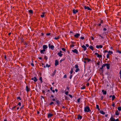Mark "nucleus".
Masks as SVG:
<instances>
[{"mask_svg": "<svg viewBox=\"0 0 121 121\" xmlns=\"http://www.w3.org/2000/svg\"><path fill=\"white\" fill-rule=\"evenodd\" d=\"M84 111L85 112H89L91 111V110L88 106H86L84 107Z\"/></svg>", "mask_w": 121, "mask_h": 121, "instance_id": "nucleus-1", "label": "nucleus"}, {"mask_svg": "<svg viewBox=\"0 0 121 121\" xmlns=\"http://www.w3.org/2000/svg\"><path fill=\"white\" fill-rule=\"evenodd\" d=\"M74 67L76 69L75 70V72H77L80 70V69L78 68V64H76L74 66Z\"/></svg>", "mask_w": 121, "mask_h": 121, "instance_id": "nucleus-2", "label": "nucleus"}, {"mask_svg": "<svg viewBox=\"0 0 121 121\" xmlns=\"http://www.w3.org/2000/svg\"><path fill=\"white\" fill-rule=\"evenodd\" d=\"M105 67L106 66L107 69H109L110 68V65L109 64H104Z\"/></svg>", "mask_w": 121, "mask_h": 121, "instance_id": "nucleus-3", "label": "nucleus"}, {"mask_svg": "<svg viewBox=\"0 0 121 121\" xmlns=\"http://www.w3.org/2000/svg\"><path fill=\"white\" fill-rule=\"evenodd\" d=\"M84 8L85 9H87L90 11H91L92 10V9L89 8L88 6H84Z\"/></svg>", "mask_w": 121, "mask_h": 121, "instance_id": "nucleus-4", "label": "nucleus"}, {"mask_svg": "<svg viewBox=\"0 0 121 121\" xmlns=\"http://www.w3.org/2000/svg\"><path fill=\"white\" fill-rule=\"evenodd\" d=\"M48 46L49 48H50L52 49L53 50L54 46L53 45H51L50 44H49L48 45Z\"/></svg>", "mask_w": 121, "mask_h": 121, "instance_id": "nucleus-5", "label": "nucleus"}, {"mask_svg": "<svg viewBox=\"0 0 121 121\" xmlns=\"http://www.w3.org/2000/svg\"><path fill=\"white\" fill-rule=\"evenodd\" d=\"M103 47V46L102 45H97L96 46V48L98 49L101 48Z\"/></svg>", "mask_w": 121, "mask_h": 121, "instance_id": "nucleus-6", "label": "nucleus"}, {"mask_svg": "<svg viewBox=\"0 0 121 121\" xmlns=\"http://www.w3.org/2000/svg\"><path fill=\"white\" fill-rule=\"evenodd\" d=\"M32 80H33L35 82H36L38 81L37 79L35 77L32 78H31Z\"/></svg>", "mask_w": 121, "mask_h": 121, "instance_id": "nucleus-7", "label": "nucleus"}, {"mask_svg": "<svg viewBox=\"0 0 121 121\" xmlns=\"http://www.w3.org/2000/svg\"><path fill=\"white\" fill-rule=\"evenodd\" d=\"M110 121H115V119L113 117V116L112 115L111 117L110 118Z\"/></svg>", "mask_w": 121, "mask_h": 121, "instance_id": "nucleus-8", "label": "nucleus"}, {"mask_svg": "<svg viewBox=\"0 0 121 121\" xmlns=\"http://www.w3.org/2000/svg\"><path fill=\"white\" fill-rule=\"evenodd\" d=\"M80 36V34H79L77 33L74 35V37L76 38H78Z\"/></svg>", "mask_w": 121, "mask_h": 121, "instance_id": "nucleus-9", "label": "nucleus"}, {"mask_svg": "<svg viewBox=\"0 0 121 121\" xmlns=\"http://www.w3.org/2000/svg\"><path fill=\"white\" fill-rule=\"evenodd\" d=\"M72 52L73 53H76V54L78 53V51L77 49H75L74 50H72Z\"/></svg>", "mask_w": 121, "mask_h": 121, "instance_id": "nucleus-10", "label": "nucleus"}, {"mask_svg": "<svg viewBox=\"0 0 121 121\" xmlns=\"http://www.w3.org/2000/svg\"><path fill=\"white\" fill-rule=\"evenodd\" d=\"M104 22L102 20H101L99 23L98 24V25L99 26H101L102 24H103V23Z\"/></svg>", "mask_w": 121, "mask_h": 121, "instance_id": "nucleus-11", "label": "nucleus"}, {"mask_svg": "<svg viewBox=\"0 0 121 121\" xmlns=\"http://www.w3.org/2000/svg\"><path fill=\"white\" fill-rule=\"evenodd\" d=\"M53 115L52 114L50 113L48 114V118H50L51 117L53 116Z\"/></svg>", "mask_w": 121, "mask_h": 121, "instance_id": "nucleus-12", "label": "nucleus"}, {"mask_svg": "<svg viewBox=\"0 0 121 121\" xmlns=\"http://www.w3.org/2000/svg\"><path fill=\"white\" fill-rule=\"evenodd\" d=\"M81 47L82 48H83V50L84 51H85L87 49L86 48L84 45H83Z\"/></svg>", "mask_w": 121, "mask_h": 121, "instance_id": "nucleus-13", "label": "nucleus"}, {"mask_svg": "<svg viewBox=\"0 0 121 121\" xmlns=\"http://www.w3.org/2000/svg\"><path fill=\"white\" fill-rule=\"evenodd\" d=\"M102 92L103 93L104 95H106L107 94V91H105L104 90H102Z\"/></svg>", "mask_w": 121, "mask_h": 121, "instance_id": "nucleus-14", "label": "nucleus"}, {"mask_svg": "<svg viewBox=\"0 0 121 121\" xmlns=\"http://www.w3.org/2000/svg\"><path fill=\"white\" fill-rule=\"evenodd\" d=\"M73 14H76L78 12V10H75L74 9H73Z\"/></svg>", "mask_w": 121, "mask_h": 121, "instance_id": "nucleus-15", "label": "nucleus"}, {"mask_svg": "<svg viewBox=\"0 0 121 121\" xmlns=\"http://www.w3.org/2000/svg\"><path fill=\"white\" fill-rule=\"evenodd\" d=\"M59 62L57 60H55V65L56 66H57L58 65Z\"/></svg>", "mask_w": 121, "mask_h": 121, "instance_id": "nucleus-16", "label": "nucleus"}, {"mask_svg": "<svg viewBox=\"0 0 121 121\" xmlns=\"http://www.w3.org/2000/svg\"><path fill=\"white\" fill-rule=\"evenodd\" d=\"M103 30L104 31V32L106 35L108 33V32H104V31H106L107 30V29L106 28H104L103 29Z\"/></svg>", "mask_w": 121, "mask_h": 121, "instance_id": "nucleus-17", "label": "nucleus"}, {"mask_svg": "<svg viewBox=\"0 0 121 121\" xmlns=\"http://www.w3.org/2000/svg\"><path fill=\"white\" fill-rule=\"evenodd\" d=\"M84 59L86 61H87L88 62H89L91 60L90 59H89L87 58H84Z\"/></svg>", "mask_w": 121, "mask_h": 121, "instance_id": "nucleus-18", "label": "nucleus"}, {"mask_svg": "<svg viewBox=\"0 0 121 121\" xmlns=\"http://www.w3.org/2000/svg\"><path fill=\"white\" fill-rule=\"evenodd\" d=\"M82 117L80 115H78V117L77 118V119H78L79 120V119L80 120H81L82 118Z\"/></svg>", "mask_w": 121, "mask_h": 121, "instance_id": "nucleus-19", "label": "nucleus"}, {"mask_svg": "<svg viewBox=\"0 0 121 121\" xmlns=\"http://www.w3.org/2000/svg\"><path fill=\"white\" fill-rule=\"evenodd\" d=\"M26 91L27 92H28L30 91V89L27 86H26Z\"/></svg>", "mask_w": 121, "mask_h": 121, "instance_id": "nucleus-20", "label": "nucleus"}, {"mask_svg": "<svg viewBox=\"0 0 121 121\" xmlns=\"http://www.w3.org/2000/svg\"><path fill=\"white\" fill-rule=\"evenodd\" d=\"M43 49L45 50L48 48V46L47 45H43Z\"/></svg>", "mask_w": 121, "mask_h": 121, "instance_id": "nucleus-21", "label": "nucleus"}, {"mask_svg": "<svg viewBox=\"0 0 121 121\" xmlns=\"http://www.w3.org/2000/svg\"><path fill=\"white\" fill-rule=\"evenodd\" d=\"M45 12H43L42 13V14L41 15V17H42L43 18L44 17V14L45 13Z\"/></svg>", "mask_w": 121, "mask_h": 121, "instance_id": "nucleus-22", "label": "nucleus"}, {"mask_svg": "<svg viewBox=\"0 0 121 121\" xmlns=\"http://www.w3.org/2000/svg\"><path fill=\"white\" fill-rule=\"evenodd\" d=\"M45 50L43 49V50H41L40 51V52L41 53H44L43 52H45Z\"/></svg>", "mask_w": 121, "mask_h": 121, "instance_id": "nucleus-23", "label": "nucleus"}, {"mask_svg": "<svg viewBox=\"0 0 121 121\" xmlns=\"http://www.w3.org/2000/svg\"><path fill=\"white\" fill-rule=\"evenodd\" d=\"M119 112L118 110H117L115 112V114L117 116L119 115Z\"/></svg>", "mask_w": 121, "mask_h": 121, "instance_id": "nucleus-24", "label": "nucleus"}, {"mask_svg": "<svg viewBox=\"0 0 121 121\" xmlns=\"http://www.w3.org/2000/svg\"><path fill=\"white\" fill-rule=\"evenodd\" d=\"M100 113L103 115H104L105 114V112L102 110H100Z\"/></svg>", "mask_w": 121, "mask_h": 121, "instance_id": "nucleus-25", "label": "nucleus"}, {"mask_svg": "<svg viewBox=\"0 0 121 121\" xmlns=\"http://www.w3.org/2000/svg\"><path fill=\"white\" fill-rule=\"evenodd\" d=\"M89 48H90L92 50V51H93L94 49H93V47L92 46L90 45L89 47Z\"/></svg>", "mask_w": 121, "mask_h": 121, "instance_id": "nucleus-26", "label": "nucleus"}, {"mask_svg": "<svg viewBox=\"0 0 121 121\" xmlns=\"http://www.w3.org/2000/svg\"><path fill=\"white\" fill-rule=\"evenodd\" d=\"M60 38V35L58 36L57 37H55L54 38V39L56 40H57L58 39H59Z\"/></svg>", "mask_w": 121, "mask_h": 121, "instance_id": "nucleus-27", "label": "nucleus"}, {"mask_svg": "<svg viewBox=\"0 0 121 121\" xmlns=\"http://www.w3.org/2000/svg\"><path fill=\"white\" fill-rule=\"evenodd\" d=\"M116 98V97L114 95H112V101L114 99Z\"/></svg>", "mask_w": 121, "mask_h": 121, "instance_id": "nucleus-28", "label": "nucleus"}, {"mask_svg": "<svg viewBox=\"0 0 121 121\" xmlns=\"http://www.w3.org/2000/svg\"><path fill=\"white\" fill-rule=\"evenodd\" d=\"M96 108L99 111L100 110V109L99 108V106L98 104L96 105Z\"/></svg>", "mask_w": 121, "mask_h": 121, "instance_id": "nucleus-29", "label": "nucleus"}, {"mask_svg": "<svg viewBox=\"0 0 121 121\" xmlns=\"http://www.w3.org/2000/svg\"><path fill=\"white\" fill-rule=\"evenodd\" d=\"M104 67H105V66H104V64L103 65H102V67H100V69L102 70L103 68Z\"/></svg>", "mask_w": 121, "mask_h": 121, "instance_id": "nucleus-30", "label": "nucleus"}, {"mask_svg": "<svg viewBox=\"0 0 121 121\" xmlns=\"http://www.w3.org/2000/svg\"><path fill=\"white\" fill-rule=\"evenodd\" d=\"M73 68H71V71H70V74H71L73 72Z\"/></svg>", "mask_w": 121, "mask_h": 121, "instance_id": "nucleus-31", "label": "nucleus"}, {"mask_svg": "<svg viewBox=\"0 0 121 121\" xmlns=\"http://www.w3.org/2000/svg\"><path fill=\"white\" fill-rule=\"evenodd\" d=\"M102 56L101 55H99V54L97 56V57L99 58H100L102 57Z\"/></svg>", "mask_w": 121, "mask_h": 121, "instance_id": "nucleus-32", "label": "nucleus"}, {"mask_svg": "<svg viewBox=\"0 0 121 121\" xmlns=\"http://www.w3.org/2000/svg\"><path fill=\"white\" fill-rule=\"evenodd\" d=\"M56 103L58 105H59V104H60V102L59 101L57 100H56Z\"/></svg>", "mask_w": 121, "mask_h": 121, "instance_id": "nucleus-33", "label": "nucleus"}, {"mask_svg": "<svg viewBox=\"0 0 121 121\" xmlns=\"http://www.w3.org/2000/svg\"><path fill=\"white\" fill-rule=\"evenodd\" d=\"M29 12L31 14H32L33 13V11L32 10H29Z\"/></svg>", "mask_w": 121, "mask_h": 121, "instance_id": "nucleus-34", "label": "nucleus"}, {"mask_svg": "<svg viewBox=\"0 0 121 121\" xmlns=\"http://www.w3.org/2000/svg\"><path fill=\"white\" fill-rule=\"evenodd\" d=\"M56 73V70H55L53 72V73L52 74V76H53Z\"/></svg>", "mask_w": 121, "mask_h": 121, "instance_id": "nucleus-35", "label": "nucleus"}, {"mask_svg": "<svg viewBox=\"0 0 121 121\" xmlns=\"http://www.w3.org/2000/svg\"><path fill=\"white\" fill-rule=\"evenodd\" d=\"M117 109L119 111H121V106L118 107Z\"/></svg>", "mask_w": 121, "mask_h": 121, "instance_id": "nucleus-36", "label": "nucleus"}, {"mask_svg": "<svg viewBox=\"0 0 121 121\" xmlns=\"http://www.w3.org/2000/svg\"><path fill=\"white\" fill-rule=\"evenodd\" d=\"M108 53H110V54H112L113 53V52L111 51H109L108 52Z\"/></svg>", "mask_w": 121, "mask_h": 121, "instance_id": "nucleus-37", "label": "nucleus"}, {"mask_svg": "<svg viewBox=\"0 0 121 121\" xmlns=\"http://www.w3.org/2000/svg\"><path fill=\"white\" fill-rule=\"evenodd\" d=\"M16 107V106H14V107H13V108H12V110H15V111H16V110H15V109H14V108H15Z\"/></svg>", "mask_w": 121, "mask_h": 121, "instance_id": "nucleus-38", "label": "nucleus"}, {"mask_svg": "<svg viewBox=\"0 0 121 121\" xmlns=\"http://www.w3.org/2000/svg\"><path fill=\"white\" fill-rule=\"evenodd\" d=\"M106 57L107 58H108L109 57V53H108L106 56Z\"/></svg>", "mask_w": 121, "mask_h": 121, "instance_id": "nucleus-39", "label": "nucleus"}, {"mask_svg": "<svg viewBox=\"0 0 121 121\" xmlns=\"http://www.w3.org/2000/svg\"><path fill=\"white\" fill-rule=\"evenodd\" d=\"M46 67H48L49 68L50 66V65H48V64H46Z\"/></svg>", "mask_w": 121, "mask_h": 121, "instance_id": "nucleus-40", "label": "nucleus"}, {"mask_svg": "<svg viewBox=\"0 0 121 121\" xmlns=\"http://www.w3.org/2000/svg\"><path fill=\"white\" fill-rule=\"evenodd\" d=\"M61 49L64 52H65L66 51V49L64 48H62Z\"/></svg>", "mask_w": 121, "mask_h": 121, "instance_id": "nucleus-41", "label": "nucleus"}, {"mask_svg": "<svg viewBox=\"0 0 121 121\" xmlns=\"http://www.w3.org/2000/svg\"><path fill=\"white\" fill-rule=\"evenodd\" d=\"M44 59H45L46 60H47L48 59V58L47 57V56L45 55L44 56Z\"/></svg>", "mask_w": 121, "mask_h": 121, "instance_id": "nucleus-42", "label": "nucleus"}, {"mask_svg": "<svg viewBox=\"0 0 121 121\" xmlns=\"http://www.w3.org/2000/svg\"><path fill=\"white\" fill-rule=\"evenodd\" d=\"M39 80L41 81V82H42V78L41 77H40L39 79Z\"/></svg>", "mask_w": 121, "mask_h": 121, "instance_id": "nucleus-43", "label": "nucleus"}, {"mask_svg": "<svg viewBox=\"0 0 121 121\" xmlns=\"http://www.w3.org/2000/svg\"><path fill=\"white\" fill-rule=\"evenodd\" d=\"M57 54L60 56V51L59 52L57 53Z\"/></svg>", "mask_w": 121, "mask_h": 121, "instance_id": "nucleus-44", "label": "nucleus"}, {"mask_svg": "<svg viewBox=\"0 0 121 121\" xmlns=\"http://www.w3.org/2000/svg\"><path fill=\"white\" fill-rule=\"evenodd\" d=\"M18 105H19V106H20L21 105V103L20 102H19L18 104L17 105V106Z\"/></svg>", "mask_w": 121, "mask_h": 121, "instance_id": "nucleus-45", "label": "nucleus"}, {"mask_svg": "<svg viewBox=\"0 0 121 121\" xmlns=\"http://www.w3.org/2000/svg\"><path fill=\"white\" fill-rule=\"evenodd\" d=\"M117 52H118L119 53L121 54V51H120L119 50H118L117 51Z\"/></svg>", "mask_w": 121, "mask_h": 121, "instance_id": "nucleus-46", "label": "nucleus"}, {"mask_svg": "<svg viewBox=\"0 0 121 121\" xmlns=\"http://www.w3.org/2000/svg\"><path fill=\"white\" fill-rule=\"evenodd\" d=\"M85 89V87L84 86H82V87L81 88V89Z\"/></svg>", "mask_w": 121, "mask_h": 121, "instance_id": "nucleus-47", "label": "nucleus"}, {"mask_svg": "<svg viewBox=\"0 0 121 121\" xmlns=\"http://www.w3.org/2000/svg\"><path fill=\"white\" fill-rule=\"evenodd\" d=\"M80 98L78 99L77 100V102L78 103H79L80 102Z\"/></svg>", "mask_w": 121, "mask_h": 121, "instance_id": "nucleus-48", "label": "nucleus"}, {"mask_svg": "<svg viewBox=\"0 0 121 121\" xmlns=\"http://www.w3.org/2000/svg\"><path fill=\"white\" fill-rule=\"evenodd\" d=\"M69 93V92L68 91H66L65 92V94L67 95H68V93Z\"/></svg>", "mask_w": 121, "mask_h": 121, "instance_id": "nucleus-49", "label": "nucleus"}, {"mask_svg": "<svg viewBox=\"0 0 121 121\" xmlns=\"http://www.w3.org/2000/svg\"><path fill=\"white\" fill-rule=\"evenodd\" d=\"M72 76H72V75H70V76L69 77V79H71L72 78Z\"/></svg>", "mask_w": 121, "mask_h": 121, "instance_id": "nucleus-50", "label": "nucleus"}, {"mask_svg": "<svg viewBox=\"0 0 121 121\" xmlns=\"http://www.w3.org/2000/svg\"><path fill=\"white\" fill-rule=\"evenodd\" d=\"M68 95L71 98H73L72 96L71 95L69 94H68Z\"/></svg>", "mask_w": 121, "mask_h": 121, "instance_id": "nucleus-51", "label": "nucleus"}, {"mask_svg": "<svg viewBox=\"0 0 121 121\" xmlns=\"http://www.w3.org/2000/svg\"><path fill=\"white\" fill-rule=\"evenodd\" d=\"M67 78V75L66 74H65L64 75L63 78Z\"/></svg>", "mask_w": 121, "mask_h": 121, "instance_id": "nucleus-52", "label": "nucleus"}, {"mask_svg": "<svg viewBox=\"0 0 121 121\" xmlns=\"http://www.w3.org/2000/svg\"><path fill=\"white\" fill-rule=\"evenodd\" d=\"M24 105H23L22 106V107H21V108H20V110H21V109L22 108H23L24 107Z\"/></svg>", "mask_w": 121, "mask_h": 121, "instance_id": "nucleus-53", "label": "nucleus"}, {"mask_svg": "<svg viewBox=\"0 0 121 121\" xmlns=\"http://www.w3.org/2000/svg\"><path fill=\"white\" fill-rule=\"evenodd\" d=\"M80 38L81 39L83 40L84 39V37L83 36L81 37Z\"/></svg>", "mask_w": 121, "mask_h": 121, "instance_id": "nucleus-54", "label": "nucleus"}, {"mask_svg": "<svg viewBox=\"0 0 121 121\" xmlns=\"http://www.w3.org/2000/svg\"><path fill=\"white\" fill-rule=\"evenodd\" d=\"M99 36L101 37V38L102 39H104V37L103 36H101V35H99Z\"/></svg>", "mask_w": 121, "mask_h": 121, "instance_id": "nucleus-55", "label": "nucleus"}, {"mask_svg": "<svg viewBox=\"0 0 121 121\" xmlns=\"http://www.w3.org/2000/svg\"><path fill=\"white\" fill-rule=\"evenodd\" d=\"M54 103L53 102H51L49 104V105H52V104H53Z\"/></svg>", "mask_w": 121, "mask_h": 121, "instance_id": "nucleus-56", "label": "nucleus"}, {"mask_svg": "<svg viewBox=\"0 0 121 121\" xmlns=\"http://www.w3.org/2000/svg\"><path fill=\"white\" fill-rule=\"evenodd\" d=\"M17 99H19L20 100H21V99L20 98V97H17Z\"/></svg>", "mask_w": 121, "mask_h": 121, "instance_id": "nucleus-57", "label": "nucleus"}, {"mask_svg": "<svg viewBox=\"0 0 121 121\" xmlns=\"http://www.w3.org/2000/svg\"><path fill=\"white\" fill-rule=\"evenodd\" d=\"M103 52L104 53H106L108 52L106 50H105Z\"/></svg>", "mask_w": 121, "mask_h": 121, "instance_id": "nucleus-58", "label": "nucleus"}, {"mask_svg": "<svg viewBox=\"0 0 121 121\" xmlns=\"http://www.w3.org/2000/svg\"><path fill=\"white\" fill-rule=\"evenodd\" d=\"M89 83H87V84H86V86H89Z\"/></svg>", "mask_w": 121, "mask_h": 121, "instance_id": "nucleus-59", "label": "nucleus"}, {"mask_svg": "<svg viewBox=\"0 0 121 121\" xmlns=\"http://www.w3.org/2000/svg\"><path fill=\"white\" fill-rule=\"evenodd\" d=\"M42 92L43 93L45 94V91L44 90H43L42 91Z\"/></svg>", "mask_w": 121, "mask_h": 121, "instance_id": "nucleus-60", "label": "nucleus"}, {"mask_svg": "<svg viewBox=\"0 0 121 121\" xmlns=\"http://www.w3.org/2000/svg\"><path fill=\"white\" fill-rule=\"evenodd\" d=\"M100 62H99L97 63V64L98 65H99Z\"/></svg>", "mask_w": 121, "mask_h": 121, "instance_id": "nucleus-61", "label": "nucleus"}, {"mask_svg": "<svg viewBox=\"0 0 121 121\" xmlns=\"http://www.w3.org/2000/svg\"><path fill=\"white\" fill-rule=\"evenodd\" d=\"M71 43L73 45V44H74V43H75V42H74L73 41L71 42Z\"/></svg>", "mask_w": 121, "mask_h": 121, "instance_id": "nucleus-62", "label": "nucleus"}, {"mask_svg": "<svg viewBox=\"0 0 121 121\" xmlns=\"http://www.w3.org/2000/svg\"><path fill=\"white\" fill-rule=\"evenodd\" d=\"M112 106L113 107H114L115 106V104L114 103H113V104L112 105Z\"/></svg>", "mask_w": 121, "mask_h": 121, "instance_id": "nucleus-63", "label": "nucleus"}, {"mask_svg": "<svg viewBox=\"0 0 121 121\" xmlns=\"http://www.w3.org/2000/svg\"><path fill=\"white\" fill-rule=\"evenodd\" d=\"M115 121H119V119L118 118L116 120L115 119Z\"/></svg>", "mask_w": 121, "mask_h": 121, "instance_id": "nucleus-64", "label": "nucleus"}]
</instances>
